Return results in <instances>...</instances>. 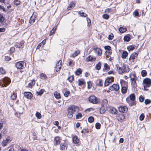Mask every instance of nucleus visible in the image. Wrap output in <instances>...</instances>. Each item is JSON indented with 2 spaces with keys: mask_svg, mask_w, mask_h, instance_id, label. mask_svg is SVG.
<instances>
[{
  "mask_svg": "<svg viewBox=\"0 0 151 151\" xmlns=\"http://www.w3.org/2000/svg\"><path fill=\"white\" fill-rule=\"evenodd\" d=\"M130 78L131 84L132 88H136L137 86L136 81L138 79L135 72H132L129 75Z\"/></svg>",
  "mask_w": 151,
  "mask_h": 151,
  "instance_id": "obj_1",
  "label": "nucleus"
},
{
  "mask_svg": "<svg viewBox=\"0 0 151 151\" xmlns=\"http://www.w3.org/2000/svg\"><path fill=\"white\" fill-rule=\"evenodd\" d=\"M120 83L121 86V92L122 94L126 93L127 91L128 87V83L123 79L120 80Z\"/></svg>",
  "mask_w": 151,
  "mask_h": 151,
  "instance_id": "obj_2",
  "label": "nucleus"
},
{
  "mask_svg": "<svg viewBox=\"0 0 151 151\" xmlns=\"http://www.w3.org/2000/svg\"><path fill=\"white\" fill-rule=\"evenodd\" d=\"M142 85L144 90L146 91H148L149 90L148 88L151 86V79L148 78H145L143 80Z\"/></svg>",
  "mask_w": 151,
  "mask_h": 151,
  "instance_id": "obj_3",
  "label": "nucleus"
},
{
  "mask_svg": "<svg viewBox=\"0 0 151 151\" xmlns=\"http://www.w3.org/2000/svg\"><path fill=\"white\" fill-rule=\"evenodd\" d=\"M138 54L136 52H134L130 55L128 60V63L129 64L133 65L136 62V59L138 57Z\"/></svg>",
  "mask_w": 151,
  "mask_h": 151,
  "instance_id": "obj_4",
  "label": "nucleus"
},
{
  "mask_svg": "<svg viewBox=\"0 0 151 151\" xmlns=\"http://www.w3.org/2000/svg\"><path fill=\"white\" fill-rule=\"evenodd\" d=\"M79 110V107L74 105L69 106L67 109L68 113H77Z\"/></svg>",
  "mask_w": 151,
  "mask_h": 151,
  "instance_id": "obj_5",
  "label": "nucleus"
},
{
  "mask_svg": "<svg viewBox=\"0 0 151 151\" xmlns=\"http://www.w3.org/2000/svg\"><path fill=\"white\" fill-rule=\"evenodd\" d=\"M11 80L10 78L8 77H5L1 80V84L3 87H6L8 85L11 83Z\"/></svg>",
  "mask_w": 151,
  "mask_h": 151,
  "instance_id": "obj_6",
  "label": "nucleus"
},
{
  "mask_svg": "<svg viewBox=\"0 0 151 151\" xmlns=\"http://www.w3.org/2000/svg\"><path fill=\"white\" fill-rule=\"evenodd\" d=\"M88 100L89 102L94 104H97L100 102L99 99L93 95L90 96Z\"/></svg>",
  "mask_w": 151,
  "mask_h": 151,
  "instance_id": "obj_7",
  "label": "nucleus"
},
{
  "mask_svg": "<svg viewBox=\"0 0 151 151\" xmlns=\"http://www.w3.org/2000/svg\"><path fill=\"white\" fill-rule=\"evenodd\" d=\"M114 78L113 77L110 76L108 77L106 79L104 82L105 86H109L114 81Z\"/></svg>",
  "mask_w": 151,
  "mask_h": 151,
  "instance_id": "obj_8",
  "label": "nucleus"
},
{
  "mask_svg": "<svg viewBox=\"0 0 151 151\" xmlns=\"http://www.w3.org/2000/svg\"><path fill=\"white\" fill-rule=\"evenodd\" d=\"M15 64V67L17 69L20 70L24 68L25 63L23 61H21L17 62Z\"/></svg>",
  "mask_w": 151,
  "mask_h": 151,
  "instance_id": "obj_9",
  "label": "nucleus"
},
{
  "mask_svg": "<svg viewBox=\"0 0 151 151\" xmlns=\"http://www.w3.org/2000/svg\"><path fill=\"white\" fill-rule=\"evenodd\" d=\"M62 62L61 60H59L58 62L54 67V71L56 72L59 71L61 69L62 66Z\"/></svg>",
  "mask_w": 151,
  "mask_h": 151,
  "instance_id": "obj_10",
  "label": "nucleus"
},
{
  "mask_svg": "<svg viewBox=\"0 0 151 151\" xmlns=\"http://www.w3.org/2000/svg\"><path fill=\"white\" fill-rule=\"evenodd\" d=\"M120 87L119 84H114L109 87V89L112 91H117L119 89Z\"/></svg>",
  "mask_w": 151,
  "mask_h": 151,
  "instance_id": "obj_11",
  "label": "nucleus"
},
{
  "mask_svg": "<svg viewBox=\"0 0 151 151\" xmlns=\"http://www.w3.org/2000/svg\"><path fill=\"white\" fill-rule=\"evenodd\" d=\"M59 145V149L60 150L65 151L67 150L68 147V144L66 142H62Z\"/></svg>",
  "mask_w": 151,
  "mask_h": 151,
  "instance_id": "obj_12",
  "label": "nucleus"
},
{
  "mask_svg": "<svg viewBox=\"0 0 151 151\" xmlns=\"http://www.w3.org/2000/svg\"><path fill=\"white\" fill-rule=\"evenodd\" d=\"M61 138L60 137L58 136H57L55 137L54 139V145L56 146L59 145L61 142Z\"/></svg>",
  "mask_w": 151,
  "mask_h": 151,
  "instance_id": "obj_13",
  "label": "nucleus"
},
{
  "mask_svg": "<svg viewBox=\"0 0 151 151\" xmlns=\"http://www.w3.org/2000/svg\"><path fill=\"white\" fill-rule=\"evenodd\" d=\"M93 48V50L97 54V55L98 56L101 55L102 51L101 48L97 47L96 46H94Z\"/></svg>",
  "mask_w": 151,
  "mask_h": 151,
  "instance_id": "obj_14",
  "label": "nucleus"
},
{
  "mask_svg": "<svg viewBox=\"0 0 151 151\" xmlns=\"http://www.w3.org/2000/svg\"><path fill=\"white\" fill-rule=\"evenodd\" d=\"M96 57L93 55H89L86 58L85 61L86 62H93L95 61Z\"/></svg>",
  "mask_w": 151,
  "mask_h": 151,
  "instance_id": "obj_15",
  "label": "nucleus"
},
{
  "mask_svg": "<svg viewBox=\"0 0 151 151\" xmlns=\"http://www.w3.org/2000/svg\"><path fill=\"white\" fill-rule=\"evenodd\" d=\"M0 25L2 26H5L7 25L6 20L2 15L0 14Z\"/></svg>",
  "mask_w": 151,
  "mask_h": 151,
  "instance_id": "obj_16",
  "label": "nucleus"
},
{
  "mask_svg": "<svg viewBox=\"0 0 151 151\" xmlns=\"http://www.w3.org/2000/svg\"><path fill=\"white\" fill-rule=\"evenodd\" d=\"M116 119L120 122H122L125 119V116L123 114H116Z\"/></svg>",
  "mask_w": 151,
  "mask_h": 151,
  "instance_id": "obj_17",
  "label": "nucleus"
},
{
  "mask_svg": "<svg viewBox=\"0 0 151 151\" xmlns=\"http://www.w3.org/2000/svg\"><path fill=\"white\" fill-rule=\"evenodd\" d=\"M127 102L128 103L130 106H135L136 104V102L135 100L132 101L129 99V98L128 97H127L126 99Z\"/></svg>",
  "mask_w": 151,
  "mask_h": 151,
  "instance_id": "obj_18",
  "label": "nucleus"
},
{
  "mask_svg": "<svg viewBox=\"0 0 151 151\" xmlns=\"http://www.w3.org/2000/svg\"><path fill=\"white\" fill-rule=\"evenodd\" d=\"M119 111L122 113H126L127 112L128 109L127 106H121L118 108Z\"/></svg>",
  "mask_w": 151,
  "mask_h": 151,
  "instance_id": "obj_19",
  "label": "nucleus"
},
{
  "mask_svg": "<svg viewBox=\"0 0 151 151\" xmlns=\"http://www.w3.org/2000/svg\"><path fill=\"white\" fill-rule=\"evenodd\" d=\"M24 95L25 97L29 99H31L33 97V95L30 92H24Z\"/></svg>",
  "mask_w": 151,
  "mask_h": 151,
  "instance_id": "obj_20",
  "label": "nucleus"
},
{
  "mask_svg": "<svg viewBox=\"0 0 151 151\" xmlns=\"http://www.w3.org/2000/svg\"><path fill=\"white\" fill-rule=\"evenodd\" d=\"M24 40H21L19 42H17L16 43V46L17 47L19 48H23L24 47Z\"/></svg>",
  "mask_w": 151,
  "mask_h": 151,
  "instance_id": "obj_21",
  "label": "nucleus"
},
{
  "mask_svg": "<svg viewBox=\"0 0 151 151\" xmlns=\"http://www.w3.org/2000/svg\"><path fill=\"white\" fill-rule=\"evenodd\" d=\"M72 141L73 143L75 144L79 143L80 140L77 136L75 135L72 137Z\"/></svg>",
  "mask_w": 151,
  "mask_h": 151,
  "instance_id": "obj_22",
  "label": "nucleus"
},
{
  "mask_svg": "<svg viewBox=\"0 0 151 151\" xmlns=\"http://www.w3.org/2000/svg\"><path fill=\"white\" fill-rule=\"evenodd\" d=\"M116 67L117 68V70L119 74H122L124 73V71L123 70L122 66L119 67V65H116Z\"/></svg>",
  "mask_w": 151,
  "mask_h": 151,
  "instance_id": "obj_23",
  "label": "nucleus"
},
{
  "mask_svg": "<svg viewBox=\"0 0 151 151\" xmlns=\"http://www.w3.org/2000/svg\"><path fill=\"white\" fill-rule=\"evenodd\" d=\"M46 39H45L44 40L41 42L37 46L36 49H39L41 47H43L44 45L45 44L46 42Z\"/></svg>",
  "mask_w": 151,
  "mask_h": 151,
  "instance_id": "obj_24",
  "label": "nucleus"
},
{
  "mask_svg": "<svg viewBox=\"0 0 151 151\" xmlns=\"http://www.w3.org/2000/svg\"><path fill=\"white\" fill-rule=\"evenodd\" d=\"M124 73H127L130 71V68L128 66H126L125 64H123L122 66Z\"/></svg>",
  "mask_w": 151,
  "mask_h": 151,
  "instance_id": "obj_25",
  "label": "nucleus"
},
{
  "mask_svg": "<svg viewBox=\"0 0 151 151\" xmlns=\"http://www.w3.org/2000/svg\"><path fill=\"white\" fill-rule=\"evenodd\" d=\"M36 17L37 16L36 15H34V16L32 15L30 18L29 20V23L30 24H32L35 22Z\"/></svg>",
  "mask_w": 151,
  "mask_h": 151,
  "instance_id": "obj_26",
  "label": "nucleus"
},
{
  "mask_svg": "<svg viewBox=\"0 0 151 151\" xmlns=\"http://www.w3.org/2000/svg\"><path fill=\"white\" fill-rule=\"evenodd\" d=\"M40 78L43 80H46L47 79V77L45 73H42L40 75Z\"/></svg>",
  "mask_w": 151,
  "mask_h": 151,
  "instance_id": "obj_27",
  "label": "nucleus"
},
{
  "mask_svg": "<svg viewBox=\"0 0 151 151\" xmlns=\"http://www.w3.org/2000/svg\"><path fill=\"white\" fill-rule=\"evenodd\" d=\"M76 3L74 1H71L69 5L67 8L68 10H70L72 7H74L75 6Z\"/></svg>",
  "mask_w": 151,
  "mask_h": 151,
  "instance_id": "obj_28",
  "label": "nucleus"
},
{
  "mask_svg": "<svg viewBox=\"0 0 151 151\" xmlns=\"http://www.w3.org/2000/svg\"><path fill=\"white\" fill-rule=\"evenodd\" d=\"M35 81L34 79H33L29 83L28 85V87L32 88L33 86L35 85Z\"/></svg>",
  "mask_w": 151,
  "mask_h": 151,
  "instance_id": "obj_29",
  "label": "nucleus"
},
{
  "mask_svg": "<svg viewBox=\"0 0 151 151\" xmlns=\"http://www.w3.org/2000/svg\"><path fill=\"white\" fill-rule=\"evenodd\" d=\"M109 111L111 113H116L118 112L116 109L113 107H110V108Z\"/></svg>",
  "mask_w": 151,
  "mask_h": 151,
  "instance_id": "obj_30",
  "label": "nucleus"
},
{
  "mask_svg": "<svg viewBox=\"0 0 151 151\" xmlns=\"http://www.w3.org/2000/svg\"><path fill=\"white\" fill-rule=\"evenodd\" d=\"M110 69V66L106 63H104V67L103 70L105 71L106 70H109Z\"/></svg>",
  "mask_w": 151,
  "mask_h": 151,
  "instance_id": "obj_31",
  "label": "nucleus"
},
{
  "mask_svg": "<svg viewBox=\"0 0 151 151\" xmlns=\"http://www.w3.org/2000/svg\"><path fill=\"white\" fill-rule=\"evenodd\" d=\"M102 106H107L108 105V101L106 99H103L101 102Z\"/></svg>",
  "mask_w": 151,
  "mask_h": 151,
  "instance_id": "obj_32",
  "label": "nucleus"
},
{
  "mask_svg": "<svg viewBox=\"0 0 151 151\" xmlns=\"http://www.w3.org/2000/svg\"><path fill=\"white\" fill-rule=\"evenodd\" d=\"M128 55V53L126 51H124L122 55V59H125Z\"/></svg>",
  "mask_w": 151,
  "mask_h": 151,
  "instance_id": "obj_33",
  "label": "nucleus"
},
{
  "mask_svg": "<svg viewBox=\"0 0 151 151\" xmlns=\"http://www.w3.org/2000/svg\"><path fill=\"white\" fill-rule=\"evenodd\" d=\"M80 54V51L79 50H77L75 51L74 53L73 54L71 55V56L73 58H75L77 56H78L79 54Z\"/></svg>",
  "mask_w": 151,
  "mask_h": 151,
  "instance_id": "obj_34",
  "label": "nucleus"
},
{
  "mask_svg": "<svg viewBox=\"0 0 151 151\" xmlns=\"http://www.w3.org/2000/svg\"><path fill=\"white\" fill-rule=\"evenodd\" d=\"M57 29V26H55L52 29L50 32L49 35L51 36L55 34Z\"/></svg>",
  "mask_w": 151,
  "mask_h": 151,
  "instance_id": "obj_35",
  "label": "nucleus"
},
{
  "mask_svg": "<svg viewBox=\"0 0 151 151\" xmlns=\"http://www.w3.org/2000/svg\"><path fill=\"white\" fill-rule=\"evenodd\" d=\"M129 99L130 100L133 101L135 100L136 97L135 94L134 93H132L130 94L129 96Z\"/></svg>",
  "mask_w": 151,
  "mask_h": 151,
  "instance_id": "obj_36",
  "label": "nucleus"
},
{
  "mask_svg": "<svg viewBox=\"0 0 151 151\" xmlns=\"http://www.w3.org/2000/svg\"><path fill=\"white\" fill-rule=\"evenodd\" d=\"M78 14L80 17H85L87 16L86 14L84 12H82L81 11H79L78 12Z\"/></svg>",
  "mask_w": 151,
  "mask_h": 151,
  "instance_id": "obj_37",
  "label": "nucleus"
},
{
  "mask_svg": "<svg viewBox=\"0 0 151 151\" xmlns=\"http://www.w3.org/2000/svg\"><path fill=\"white\" fill-rule=\"evenodd\" d=\"M54 95L55 97L57 99H59L61 98L60 93L57 91H55L54 92Z\"/></svg>",
  "mask_w": 151,
  "mask_h": 151,
  "instance_id": "obj_38",
  "label": "nucleus"
},
{
  "mask_svg": "<svg viewBox=\"0 0 151 151\" xmlns=\"http://www.w3.org/2000/svg\"><path fill=\"white\" fill-rule=\"evenodd\" d=\"M126 27H120L119 29V31L121 33H123L127 31Z\"/></svg>",
  "mask_w": 151,
  "mask_h": 151,
  "instance_id": "obj_39",
  "label": "nucleus"
},
{
  "mask_svg": "<svg viewBox=\"0 0 151 151\" xmlns=\"http://www.w3.org/2000/svg\"><path fill=\"white\" fill-rule=\"evenodd\" d=\"M82 70L80 68H79L76 70L75 73L76 75L79 76L82 73Z\"/></svg>",
  "mask_w": 151,
  "mask_h": 151,
  "instance_id": "obj_40",
  "label": "nucleus"
},
{
  "mask_svg": "<svg viewBox=\"0 0 151 151\" xmlns=\"http://www.w3.org/2000/svg\"><path fill=\"white\" fill-rule=\"evenodd\" d=\"M45 91V90L44 89H42L40 91L36 92V94L37 96H41L43 93Z\"/></svg>",
  "mask_w": 151,
  "mask_h": 151,
  "instance_id": "obj_41",
  "label": "nucleus"
},
{
  "mask_svg": "<svg viewBox=\"0 0 151 151\" xmlns=\"http://www.w3.org/2000/svg\"><path fill=\"white\" fill-rule=\"evenodd\" d=\"M10 141V139H6L5 140H4L2 141L3 146H6L9 142Z\"/></svg>",
  "mask_w": 151,
  "mask_h": 151,
  "instance_id": "obj_42",
  "label": "nucleus"
},
{
  "mask_svg": "<svg viewBox=\"0 0 151 151\" xmlns=\"http://www.w3.org/2000/svg\"><path fill=\"white\" fill-rule=\"evenodd\" d=\"M17 97V93L13 92L11 96V99L12 100H15L16 99Z\"/></svg>",
  "mask_w": 151,
  "mask_h": 151,
  "instance_id": "obj_43",
  "label": "nucleus"
},
{
  "mask_svg": "<svg viewBox=\"0 0 151 151\" xmlns=\"http://www.w3.org/2000/svg\"><path fill=\"white\" fill-rule=\"evenodd\" d=\"M78 85L79 86H81L82 85H85L86 82L84 81H82L80 79L78 80Z\"/></svg>",
  "mask_w": 151,
  "mask_h": 151,
  "instance_id": "obj_44",
  "label": "nucleus"
},
{
  "mask_svg": "<svg viewBox=\"0 0 151 151\" xmlns=\"http://www.w3.org/2000/svg\"><path fill=\"white\" fill-rule=\"evenodd\" d=\"M134 46V45H132L127 47V48L129 51H132L135 49Z\"/></svg>",
  "mask_w": 151,
  "mask_h": 151,
  "instance_id": "obj_45",
  "label": "nucleus"
},
{
  "mask_svg": "<svg viewBox=\"0 0 151 151\" xmlns=\"http://www.w3.org/2000/svg\"><path fill=\"white\" fill-rule=\"evenodd\" d=\"M67 80L69 81L70 83H72L73 81L74 80V76L73 75L71 76H69L67 79Z\"/></svg>",
  "mask_w": 151,
  "mask_h": 151,
  "instance_id": "obj_46",
  "label": "nucleus"
},
{
  "mask_svg": "<svg viewBox=\"0 0 151 151\" xmlns=\"http://www.w3.org/2000/svg\"><path fill=\"white\" fill-rule=\"evenodd\" d=\"M101 63L100 62H99L96 65V69L98 70H100L101 68Z\"/></svg>",
  "mask_w": 151,
  "mask_h": 151,
  "instance_id": "obj_47",
  "label": "nucleus"
},
{
  "mask_svg": "<svg viewBox=\"0 0 151 151\" xmlns=\"http://www.w3.org/2000/svg\"><path fill=\"white\" fill-rule=\"evenodd\" d=\"M141 76L142 77L146 76L147 75V72L145 70H142L141 72Z\"/></svg>",
  "mask_w": 151,
  "mask_h": 151,
  "instance_id": "obj_48",
  "label": "nucleus"
},
{
  "mask_svg": "<svg viewBox=\"0 0 151 151\" xmlns=\"http://www.w3.org/2000/svg\"><path fill=\"white\" fill-rule=\"evenodd\" d=\"M131 38L130 37L129 35H127L125 36L124 37V41L127 42H129L130 41Z\"/></svg>",
  "mask_w": 151,
  "mask_h": 151,
  "instance_id": "obj_49",
  "label": "nucleus"
},
{
  "mask_svg": "<svg viewBox=\"0 0 151 151\" xmlns=\"http://www.w3.org/2000/svg\"><path fill=\"white\" fill-rule=\"evenodd\" d=\"M87 88L88 89H91L92 86V83L91 81H89L87 82Z\"/></svg>",
  "mask_w": 151,
  "mask_h": 151,
  "instance_id": "obj_50",
  "label": "nucleus"
},
{
  "mask_svg": "<svg viewBox=\"0 0 151 151\" xmlns=\"http://www.w3.org/2000/svg\"><path fill=\"white\" fill-rule=\"evenodd\" d=\"M89 132V130L88 128H83L81 131V133L85 134L86 133H88Z\"/></svg>",
  "mask_w": 151,
  "mask_h": 151,
  "instance_id": "obj_51",
  "label": "nucleus"
},
{
  "mask_svg": "<svg viewBox=\"0 0 151 151\" xmlns=\"http://www.w3.org/2000/svg\"><path fill=\"white\" fill-rule=\"evenodd\" d=\"M139 99L140 102H143L145 99V97L142 95H141L139 96Z\"/></svg>",
  "mask_w": 151,
  "mask_h": 151,
  "instance_id": "obj_52",
  "label": "nucleus"
},
{
  "mask_svg": "<svg viewBox=\"0 0 151 151\" xmlns=\"http://www.w3.org/2000/svg\"><path fill=\"white\" fill-rule=\"evenodd\" d=\"M94 119L93 117L91 116L89 117L88 119V121L90 123H91L93 122Z\"/></svg>",
  "mask_w": 151,
  "mask_h": 151,
  "instance_id": "obj_53",
  "label": "nucleus"
},
{
  "mask_svg": "<svg viewBox=\"0 0 151 151\" xmlns=\"http://www.w3.org/2000/svg\"><path fill=\"white\" fill-rule=\"evenodd\" d=\"M6 73L5 70L2 67L0 68V73L1 74L4 75Z\"/></svg>",
  "mask_w": 151,
  "mask_h": 151,
  "instance_id": "obj_54",
  "label": "nucleus"
},
{
  "mask_svg": "<svg viewBox=\"0 0 151 151\" xmlns=\"http://www.w3.org/2000/svg\"><path fill=\"white\" fill-rule=\"evenodd\" d=\"M104 48L105 50L107 51V52H111V47L109 46H106L104 47Z\"/></svg>",
  "mask_w": 151,
  "mask_h": 151,
  "instance_id": "obj_55",
  "label": "nucleus"
},
{
  "mask_svg": "<svg viewBox=\"0 0 151 151\" xmlns=\"http://www.w3.org/2000/svg\"><path fill=\"white\" fill-rule=\"evenodd\" d=\"M99 82L97 83L96 85L99 86H102L103 85V82L102 80L101 79H99Z\"/></svg>",
  "mask_w": 151,
  "mask_h": 151,
  "instance_id": "obj_56",
  "label": "nucleus"
},
{
  "mask_svg": "<svg viewBox=\"0 0 151 151\" xmlns=\"http://www.w3.org/2000/svg\"><path fill=\"white\" fill-rule=\"evenodd\" d=\"M105 111L104 106H102L100 109V113H104Z\"/></svg>",
  "mask_w": 151,
  "mask_h": 151,
  "instance_id": "obj_57",
  "label": "nucleus"
},
{
  "mask_svg": "<svg viewBox=\"0 0 151 151\" xmlns=\"http://www.w3.org/2000/svg\"><path fill=\"white\" fill-rule=\"evenodd\" d=\"M15 48L14 47H13L10 48V50H9V53L11 54L15 51Z\"/></svg>",
  "mask_w": 151,
  "mask_h": 151,
  "instance_id": "obj_58",
  "label": "nucleus"
},
{
  "mask_svg": "<svg viewBox=\"0 0 151 151\" xmlns=\"http://www.w3.org/2000/svg\"><path fill=\"white\" fill-rule=\"evenodd\" d=\"M102 17L105 19H109V16L108 14H105L103 15Z\"/></svg>",
  "mask_w": 151,
  "mask_h": 151,
  "instance_id": "obj_59",
  "label": "nucleus"
},
{
  "mask_svg": "<svg viewBox=\"0 0 151 151\" xmlns=\"http://www.w3.org/2000/svg\"><path fill=\"white\" fill-rule=\"evenodd\" d=\"M114 35L113 33H111L110 35H109L108 39L109 40H112L114 37Z\"/></svg>",
  "mask_w": 151,
  "mask_h": 151,
  "instance_id": "obj_60",
  "label": "nucleus"
},
{
  "mask_svg": "<svg viewBox=\"0 0 151 151\" xmlns=\"http://www.w3.org/2000/svg\"><path fill=\"white\" fill-rule=\"evenodd\" d=\"M101 124L99 123H96L95 124V127L96 129H99L100 128Z\"/></svg>",
  "mask_w": 151,
  "mask_h": 151,
  "instance_id": "obj_61",
  "label": "nucleus"
},
{
  "mask_svg": "<svg viewBox=\"0 0 151 151\" xmlns=\"http://www.w3.org/2000/svg\"><path fill=\"white\" fill-rule=\"evenodd\" d=\"M145 104L146 105L149 104L151 103V100L149 99H146L145 100Z\"/></svg>",
  "mask_w": 151,
  "mask_h": 151,
  "instance_id": "obj_62",
  "label": "nucleus"
},
{
  "mask_svg": "<svg viewBox=\"0 0 151 151\" xmlns=\"http://www.w3.org/2000/svg\"><path fill=\"white\" fill-rule=\"evenodd\" d=\"M82 117V114H77L76 115V119H81Z\"/></svg>",
  "mask_w": 151,
  "mask_h": 151,
  "instance_id": "obj_63",
  "label": "nucleus"
},
{
  "mask_svg": "<svg viewBox=\"0 0 151 151\" xmlns=\"http://www.w3.org/2000/svg\"><path fill=\"white\" fill-rule=\"evenodd\" d=\"M14 4L17 6L20 4V1L18 0H15L14 1Z\"/></svg>",
  "mask_w": 151,
  "mask_h": 151,
  "instance_id": "obj_64",
  "label": "nucleus"
}]
</instances>
